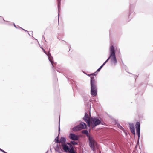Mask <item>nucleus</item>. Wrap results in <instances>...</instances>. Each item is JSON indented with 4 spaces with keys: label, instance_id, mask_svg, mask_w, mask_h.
<instances>
[{
    "label": "nucleus",
    "instance_id": "19",
    "mask_svg": "<svg viewBox=\"0 0 153 153\" xmlns=\"http://www.w3.org/2000/svg\"><path fill=\"white\" fill-rule=\"evenodd\" d=\"M131 131V132L133 134H135V128H131L130 129Z\"/></svg>",
    "mask_w": 153,
    "mask_h": 153
},
{
    "label": "nucleus",
    "instance_id": "24",
    "mask_svg": "<svg viewBox=\"0 0 153 153\" xmlns=\"http://www.w3.org/2000/svg\"><path fill=\"white\" fill-rule=\"evenodd\" d=\"M60 131V122H59V132Z\"/></svg>",
    "mask_w": 153,
    "mask_h": 153
},
{
    "label": "nucleus",
    "instance_id": "32",
    "mask_svg": "<svg viewBox=\"0 0 153 153\" xmlns=\"http://www.w3.org/2000/svg\"><path fill=\"white\" fill-rule=\"evenodd\" d=\"M1 148H0V150H1Z\"/></svg>",
    "mask_w": 153,
    "mask_h": 153
},
{
    "label": "nucleus",
    "instance_id": "26",
    "mask_svg": "<svg viewBox=\"0 0 153 153\" xmlns=\"http://www.w3.org/2000/svg\"><path fill=\"white\" fill-rule=\"evenodd\" d=\"M106 63L105 62L101 66H102V67H103V66Z\"/></svg>",
    "mask_w": 153,
    "mask_h": 153
},
{
    "label": "nucleus",
    "instance_id": "1",
    "mask_svg": "<svg viewBox=\"0 0 153 153\" xmlns=\"http://www.w3.org/2000/svg\"><path fill=\"white\" fill-rule=\"evenodd\" d=\"M82 132V134H85L88 137L89 146L91 150L94 152L96 150L97 143L94 137L92 135L89 134L88 131L87 130H83Z\"/></svg>",
    "mask_w": 153,
    "mask_h": 153
},
{
    "label": "nucleus",
    "instance_id": "4",
    "mask_svg": "<svg viewBox=\"0 0 153 153\" xmlns=\"http://www.w3.org/2000/svg\"><path fill=\"white\" fill-rule=\"evenodd\" d=\"M62 149L64 151L67 152H68L69 153H76L75 150H74L71 149L65 143H62Z\"/></svg>",
    "mask_w": 153,
    "mask_h": 153
},
{
    "label": "nucleus",
    "instance_id": "31",
    "mask_svg": "<svg viewBox=\"0 0 153 153\" xmlns=\"http://www.w3.org/2000/svg\"><path fill=\"white\" fill-rule=\"evenodd\" d=\"M43 38H44V36H43Z\"/></svg>",
    "mask_w": 153,
    "mask_h": 153
},
{
    "label": "nucleus",
    "instance_id": "13",
    "mask_svg": "<svg viewBox=\"0 0 153 153\" xmlns=\"http://www.w3.org/2000/svg\"><path fill=\"white\" fill-rule=\"evenodd\" d=\"M55 149L56 151L59 152L60 151V150L61 149V148L60 146H59L58 144H57L56 146V147L55 148Z\"/></svg>",
    "mask_w": 153,
    "mask_h": 153
},
{
    "label": "nucleus",
    "instance_id": "11",
    "mask_svg": "<svg viewBox=\"0 0 153 153\" xmlns=\"http://www.w3.org/2000/svg\"><path fill=\"white\" fill-rule=\"evenodd\" d=\"M91 94L93 96L97 95V89H91Z\"/></svg>",
    "mask_w": 153,
    "mask_h": 153
},
{
    "label": "nucleus",
    "instance_id": "25",
    "mask_svg": "<svg viewBox=\"0 0 153 153\" xmlns=\"http://www.w3.org/2000/svg\"><path fill=\"white\" fill-rule=\"evenodd\" d=\"M96 73H95H95H93V74H91V75L95 76V75H96Z\"/></svg>",
    "mask_w": 153,
    "mask_h": 153
},
{
    "label": "nucleus",
    "instance_id": "15",
    "mask_svg": "<svg viewBox=\"0 0 153 153\" xmlns=\"http://www.w3.org/2000/svg\"><path fill=\"white\" fill-rule=\"evenodd\" d=\"M66 144H67V145H68V147H69L71 149H73V150H74V147L71 145L70 142V143H67Z\"/></svg>",
    "mask_w": 153,
    "mask_h": 153
},
{
    "label": "nucleus",
    "instance_id": "16",
    "mask_svg": "<svg viewBox=\"0 0 153 153\" xmlns=\"http://www.w3.org/2000/svg\"><path fill=\"white\" fill-rule=\"evenodd\" d=\"M54 141L56 143H59V136L57 137L54 139Z\"/></svg>",
    "mask_w": 153,
    "mask_h": 153
},
{
    "label": "nucleus",
    "instance_id": "20",
    "mask_svg": "<svg viewBox=\"0 0 153 153\" xmlns=\"http://www.w3.org/2000/svg\"><path fill=\"white\" fill-rule=\"evenodd\" d=\"M60 1L61 0H58V11H59V9L60 6Z\"/></svg>",
    "mask_w": 153,
    "mask_h": 153
},
{
    "label": "nucleus",
    "instance_id": "3",
    "mask_svg": "<svg viewBox=\"0 0 153 153\" xmlns=\"http://www.w3.org/2000/svg\"><path fill=\"white\" fill-rule=\"evenodd\" d=\"M90 123L93 128L95 127L97 125L100 124L104 125V123L102 122L101 120L98 118L95 117H91L90 118Z\"/></svg>",
    "mask_w": 153,
    "mask_h": 153
},
{
    "label": "nucleus",
    "instance_id": "30",
    "mask_svg": "<svg viewBox=\"0 0 153 153\" xmlns=\"http://www.w3.org/2000/svg\"><path fill=\"white\" fill-rule=\"evenodd\" d=\"M3 20L4 21H5L4 20V19H3Z\"/></svg>",
    "mask_w": 153,
    "mask_h": 153
},
{
    "label": "nucleus",
    "instance_id": "10",
    "mask_svg": "<svg viewBox=\"0 0 153 153\" xmlns=\"http://www.w3.org/2000/svg\"><path fill=\"white\" fill-rule=\"evenodd\" d=\"M80 130L82 129L86 128L87 127L86 123L84 122H81L80 124L79 125Z\"/></svg>",
    "mask_w": 153,
    "mask_h": 153
},
{
    "label": "nucleus",
    "instance_id": "7",
    "mask_svg": "<svg viewBox=\"0 0 153 153\" xmlns=\"http://www.w3.org/2000/svg\"><path fill=\"white\" fill-rule=\"evenodd\" d=\"M83 119L87 123L88 126H90V119L88 114L87 113H85V116L83 117Z\"/></svg>",
    "mask_w": 153,
    "mask_h": 153
},
{
    "label": "nucleus",
    "instance_id": "12",
    "mask_svg": "<svg viewBox=\"0 0 153 153\" xmlns=\"http://www.w3.org/2000/svg\"><path fill=\"white\" fill-rule=\"evenodd\" d=\"M81 130L79 125L74 127L72 128V130L74 131H76L79 130Z\"/></svg>",
    "mask_w": 153,
    "mask_h": 153
},
{
    "label": "nucleus",
    "instance_id": "17",
    "mask_svg": "<svg viewBox=\"0 0 153 153\" xmlns=\"http://www.w3.org/2000/svg\"><path fill=\"white\" fill-rule=\"evenodd\" d=\"M129 124L130 126V128H135L134 126L133 123H129Z\"/></svg>",
    "mask_w": 153,
    "mask_h": 153
},
{
    "label": "nucleus",
    "instance_id": "18",
    "mask_svg": "<svg viewBox=\"0 0 153 153\" xmlns=\"http://www.w3.org/2000/svg\"><path fill=\"white\" fill-rule=\"evenodd\" d=\"M70 142L72 145H76L78 144V143L77 142H76L74 141H71Z\"/></svg>",
    "mask_w": 153,
    "mask_h": 153
},
{
    "label": "nucleus",
    "instance_id": "5",
    "mask_svg": "<svg viewBox=\"0 0 153 153\" xmlns=\"http://www.w3.org/2000/svg\"><path fill=\"white\" fill-rule=\"evenodd\" d=\"M91 89H97L96 85V81L94 79V76H91Z\"/></svg>",
    "mask_w": 153,
    "mask_h": 153
},
{
    "label": "nucleus",
    "instance_id": "6",
    "mask_svg": "<svg viewBox=\"0 0 153 153\" xmlns=\"http://www.w3.org/2000/svg\"><path fill=\"white\" fill-rule=\"evenodd\" d=\"M135 128L137 135L138 136V139H139L140 136V127L139 122H136L135 125Z\"/></svg>",
    "mask_w": 153,
    "mask_h": 153
},
{
    "label": "nucleus",
    "instance_id": "23",
    "mask_svg": "<svg viewBox=\"0 0 153 153\" xmlns=\"http://www.w3.org/2000/svg\"><path fill=\"white\" fill-rule=\"evenodd\" d=\"M110 59V57H109V56L108 57V59H107V60L105 62L106 63L108 60H109Z\"/></svg>",
    "mask_w": 153,
    "mask_h": 153
},
{
    "label": "nucleus",
    "instance_id": "14",
    "mask_svg": "<svg viewBox=\"0 0 153 153\" xmlns=\"http://www.w3.org/2000/svg\"><path fill=\"white\" fill-rule=\"evenodd\" d=\"M66 141V138L64 137H62L60 140H59V143H65Z\"/></svg>",
    "mask_w": 153,
    "mask_h": 153
},
{
    "label": "nucleus",
    "instance_id": "2",
    "mask_svg": "<svg viewBox=\"0 0 153 153\" xmlns=\"http://www.w3.org/2000/svg\"><path fill=\"white\" fill-rule=\"evenodd\" d=\"M110 53L109 57H110V59L111 58V62L115 65H116L117 61L115 56V51L113 45L110 47Z\"/></svg>",
    "mask_w": 153,
    "mask_h": 153
},
{
    "label": "nucleus",
    "instance_id": "29",
    "mask_svg": "<svg viewBox=\"0 0 153 153\" xmlns=\"http://www.w3.org/2000/svg\"><path fill=\"white\" fill-rule=\"evenodd\" d=\"M14 27H16V28H17L16 27V25H15V24H14Z\"/></svg>",
    "mask_w": 153,
    "mask_h": 153
},
{
    "label": "nucleus",
    "instance_id": "21",
    "mask_svg": "<svg viewBox=\"0 0 153 153\" xmlns=\"http://www.w3.org/2000/svg\"><path fill=\"white\" fill-rule=\"evenodd\" d=\"M102 66H101L95 72V73H97L99 72L102 68Z\"/></svg>",
    "mask_w": 153,
    "mask_h": 153
},
{
    "label": "nucleus",
    "instance_id": "9",
    "mask_svg": "<svg viewBox=\"0 0 153 153\" xmlns=\"http://www.w3.org/2000/svg\"><path fill=\"white\" fill-rule=\"evenodd\" d=\"M43 50L44 52L47 55L48 59L50 62H51V63L52 64V66H53V61L52 60L53 59V57L51 56V54L50 53H49V52H48V54H47L45 51V50L44 49L42 48H41Z\"/></svg>",
    "mask_w": 153,
    "mask_h": 153
},
{
    "label": "nucleus",
    "instance_id": "22",
    "mask_svg": "<svg viewBox=\"0 0 153 153\" xmlns=\"http://www.w3.org/2000/svg\"><path fill=\"white\" fill-rule=\"evenodd\" d=\"M116 51L117 52V53L118 54H120V49L119 48H117L116 49Z\"/></svg>",
    "mask_w": 153,
    "mask_h": 153
},
{
    "label": "nucleus",
    "instance_id": "27",
    "mask_svg": "<svg viewBox=\"0 0 153 153\" xmlns=\"http://www.w3.org/2000/svg\"><path fill=\"white\" fill-rule=\"evenodd\" d=\"M1 150H0L1 151L3 152V153L4 152V150H2V149H1Z\"/></svg>",
    "mask_w": 153,
    "mask_h": 153
},
{
    "label": "nucleus",
    "instance_id": "28",
    "mask_svg": "<svg viewBox=\"0 0 153 153\" xmlns=\"http://www.w3.org/2000/svg\"><path fill=\"white\" fill-rule=\"evenodd\" d=\"M25 31V32H28L27 31L25 30H24V29H23Z\"/></svg>",
    "mask_w": 153,
    "mask_h": 153
},
{
    "label": "nucleus",
    "instance_id": "8",
    "mask_svg": "<svg viewBox=\"0 0 153 153\" xmlns=\"http://www.w3.org/2000/svg\"><path fill=\"white\" fill-rule=\"evenodd\" d=\"M69 137L71 139L73 140H77L79 139V137L77 135L72 133L70 134Z\"/></svg>",
    "mask_w": 153,
    "mask_h": 153
}]
</instances>
